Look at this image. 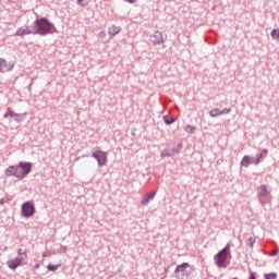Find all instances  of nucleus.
Returning <instances> with one entry per match:
<instances>
[{
    "mask_svg": "<svg viewBox=\"0 0 279 279\" xmlns=\"http://www.w3.org/2000/svg\"><path fill=\"white\" fill-rule=\"evenodd\" d=\"M34 163L31 161H20L19 165L9 166L4 170V175L7 178H17V180H25L31 173Z\"/></svg>",
    "mask_w": 279,
    "mask_h": 279,
    "instance_id": "1",
    "label": "nucleus"
},
{
    "mask_svg": "<svg viewBox=\"0 0 279 279\" xmlns=\"http://www.w3.org/2000/svg\"><path fill=\"white\" fill-rule=\"evenodd\" d=\"M34 36H49V34H58V28L56 25L49 21L47 17H36L33 23Z\"/></svg>",
    "mask_w": 279,
    "mask_h": 279,
    "instance_id": "2",
    "label": "nucleus"
},
{
    "mask_svg": "<svg viewBox=\"0 0 279 279\" xmlns=\"http://www.w3.org/2000/svg\"><path fill=\"white\" fill-rule=\"evenodd\" d=\"M230 247L231 244L227 243V245L221 251H219L214 257L215 264L220 269H226V267H228V259L231 258L232 256L230 253Z\"/></svg>",
    "mask_w": 279,
    "mask_h": 279,
    "instance_id": "3",
    "label": "nucleus"
},
{
    "mask_svg": "<svg viewBox=\"0 0 279 279\" xmlns=\"http://www.w3.org/2000/svg\"><path fill=\"white\" fill-rule=\"evenodd\" d=\"M258 202L262 206L267 204V199H269V195H271V186L267 184H263L256 189Z\"/></svg>",
    "mask_w": 279,
    "mask_h": 279,
    "instance_id": "4",
    "label": "nucleus"
},
{
    "mask_svg": "<svg viewBox=\"0 0 279 279\" xmlns=\"http://www.w3.org/2000/svg\"><path fill=\"white\" fill-rule=\"evenodd\" d=\"M34 215H36V206H34L32 202H25L22 205V217L29 219V217H34Z\"/></svg>",
    "mask_w": 279,
    "mask_h": 279,
    "instance_id": "5",
    "label": "nucleus"
},
{
    "mask_svg": "<svg viewBox=\"0 0 279 279\" xmlns=\"http://www.w3.org/2000/svg\"><path fill=\"white\" fill-rule=\"evenodd\" d=\"M92 158L97 160L99 167H106L108 162V153L104 150H96L92 154Z\"/></svg>",
    "mask_w": 279,
    "mask_h": 279,
    "instance_id": "6",
    "label": "nucleus"
},
{
    "mask_svg": "<svg viewBox=\"0 0 279 279\" xmlns=\"http://www.w3.org/2000/svg\"><path fill=\"white\" fill-rule=\"evenodd\" d=\"M191 271H193V266L189 263H182L181 265H178L174 269V274H183V276H191Z\"/></svg>",
    "mask_w": 279,
    "mask_h": 279,
    "instance_id": "7",
    "label": "nucleus"
},
{
    "mask_svg": "<svg viewBox=\"0 0 279 279\" xmlns=\"http://www.w3.org/2000/svg\"><path fill=\"white\" fill-rule=\"evenodd\" d=\"M149 40L153 43V45H162V43H165L162 33L159 31H156L153 35H150Z\"/></svg>",
    "mask_w": 279,
    "mask_h": 279,
    "instance_id": "8",
    "label": "nucleus"
},
{
    "mask_svg": "<svg viewBox=\"0 0 279 279\" xmlns=\"http://www.w3.org/2000/svg\"><path fill=\"white\" fill-rule=\"evenodd\" d=\"M9 269H16L23 265V257H16L7 262Z\"/></svg>",
    "mask_w": 279,
    "mask_h": 279,
    "instance_id": "9",
    "label": "nucleus"
},
{
    "mask_svg": "<svg viewBox=\"0 0 279 279\" xmlns=\"http://www.w3.org/2000/svg\"><path fill=\"white\" fill-rule=\"evenodd\" d=\"M33 34V36H34V28L33 29H31L29 28V26H25V27H20L16 32H15V34H14V36H29V35H32Z\"/></svg>",
    "mask_w": 279,
    "mask_h": 279,
    "instance_id": "10",
    "label": "nucleus"
},
{
    "mask_svg": "<svg viewBox=\"0 0 279 279\" xmlns=\"http://www.w3.org/2000/svg\"><path fill=\"white\" fill-rule=\"evenodd\" d=\"M156 197V191L150 192L149 194H146L142 201V206H147L151 199Z\"/></svg>",
    "mask_w": 279,
    "mask_h": 279,
    "instance_id": "11",
    "label": "nucleus"
},
{
    "mask_svg": "<svg viewBox=\"0 0 279 279\" xmlns=\"http://www.w3.org/2000/svg\"><path fill=\"white\" fill-rule=\"evenodd\" d=\"M108 32L109 36H117L118 34H121V27L112 25L111 27H109Z\"/></svg>",
    "mask_w": 279,
    "mask_h": 279,
    "instance_id": "12",
    "label": "nucleus"
},
{
    "mask_svg": "<svg viewBox=\"0 0 279 279\" xmlns=\"http://www.w3.org/2000/svg\"><path fill=\"white\" fill-rule=\"evenodd\" d=\"M8 112L10 114V117H12V119H14V121H16L17 123H21V113H16L12 110V108H8Z\"/></svg>",
    "mask_w": 279,
    "mask_h": 279,
    "instance_id": "13",
    "label": "nucleus"
},
{
    "mask_svg": "<svg viewBox=\"0 0 279 279\" xmlns=\"http://www.w3.org/2000/svg\"><path fill=\"white\" fill-rule=\"evenodd\" d=\"M12 69H14V63L12 62H8L5 59H4V63L2 65V71L3 73L8 72V71H12Z\"/></svg>",
    "mask_w": 279,
    "mask_h": 279,
    "instance_id": "14",
    "label": "nucleus"
},
{
    "mask_svg": "<svg viewBox=\"0 0 279 279\" xmlns=\"http://www.w3.org/2000/svg\"><path fill=\"white\" fill-rule=\"evenodd\" d=\"M252 165V157L251 156H244L241 160V166L242 167H250Z\"/></svg>",
    "mask_w": 279,
    "mask_h": 279,
    "instance_id": "15",
    "label": "nucleus"
},
{
    "mask_svg": "<svg viewBox=\"0 0 279 279\" xmlns=\"http://www.w3.org/2000/svg\"><path fill=\"white\" fill-rule=\"evenodd\" d=\"M163 121L166 125H173V123H175V118L171 116H163Z\"/></svg>",
    "mask_w": 279,
    "mask_h": 279,
    "instance_id": "16",
    "label": "nucleus"
},
{
    "mask_svg": "<svg viewBox=\"0 0 279 279\" xmlns=\"http://www.w3.org/2000/svg\"><path fill=\"white\" fill-rule=\"evenodd\" d=\"M209 117H211L213 119H215L217 117H221V110H219V108L211 109L209 111Z\"/></svg>",
    "mask_w": 279,
    "mask_h": 279,
    "instance_id": "17",
    "label": "nucleus"
},
{
    "mask_svg": "<svg viewBox=\"0 0 279 279\" xmlns=\"http://www.w3.org/2000/svg\"><path fill=\"white\" fill-rule=\"evenodd\" d=\"M60 267H62V265H60V264H57V265L49 264L47 266V269H48V271H58V269H60Z\"/></svg>",
    "mask_w": 279,
    "mask_h": 279,
    "instance_id": "18",
    "label": "nucleus"
},
{
    "mask_svg": "<svg viewBox=\"0 0 279 279\" xmlns=\"http://www.w3.org/2000/svg\"><path fill=\"white\" fill-rule=\"evenodd\" d=\"M270 36L274 40H279V29L275 28L270 32Z\"/></svg>",
    "mask_w": 279,
    "mask_h": 279,
    "instance_id": "19",
    "label": "nucleus"
},
{
    "mask_svg": "<svg viewBox=\"0 0 279 279\" xmlns=\"http://www.w3.org/2000/svg\"><path fill=\"white\" fill-rule=\"evenodd\" d=\"M195 130H196V128L191 124H187L185 126V132H187L189 134H195Z\"/></svg>",
    "mask_w": 279,
    "mask_h": 279,
    "instance_id": "20",
    "label": "nucleus"
},
{
    "mask_svg": "<svg viewBox=\"0 0 279 279\" xmlns=\"http://www.w3.org/2000/svg\"><path fill=\"white\" fill-rule=\"evenodd\" d=\"M265 156H267V149H265L262 153L257 154L255 158L260 162V160H263V158H265Z\"/></svg>",
    "mask_w": 279,
    "mask_h": 279,
    "instance_id": "21",
    "label": "nucleus"
},
{
    "mask_svg": "<svg viewBox=\"0 0 279 279\" xmlns=\"http://www.w3.org/2000/svg\"><path fill=\"white\" fill-rule=\"evenodd\" d=\"M264 278L265 279H277L278 278V274H276V272L264 274Z\"/></svg>",
    "mask_w": 279,
    "mask_h": 279,
    "instance_id": "22",
    "label": "nucleus"
},
{
    "mask_svg": "<svg viewBox=\"0 0 279 279\" xmlns=\"http://www.w3.org/2000/svg\"><path fill=\"white\" fill-rule=\"evenodd\" d=\"M254 243H256V240H255L254 238H248V239L246 240V245H247L248 247H254Z\"/></svg>",
    "mask_w": 279,
    "mask_h": 279,
    "instance_id": "23",
    "label": "nucleus"
},
{
    "mask_svg": "<svg viewBox=\"0 0 279 279\" xmlns=\"http://www.w3.org/2000/svg\"><path fill=\"white\" fill-rule=\"evenodd\" d=\"M17 255L20 256V258H27V252H23V248L17 250Z\"/></svg>",
    "mask_w": 279,
    "mask_h": 279,
    "instance_id": "24",
    "label": "nucleus"
},
{
    "mask_svg": "<svg viewBox=\"0 0 279 279\" xmlns=\"http://www.w3.org/2000/svg\"><path fill=\"white\" fill-rule=\"evenodd\" d=\"M161 156H166L167 158H171V156H173V153H171V150L166 149L163 150V154H161Z\"/></svg>",
    "mask_w": 279,
    "mask_h": 279,
    "instance_id": "25",
    "label": "nucleus"
},
{
    "mask_svg": "<svg viewBox=\"0 0 279 279\" xmlns=\"http://www.w3.org/2000/svg\"><path fill=\"white\" fill-rule=\"evenodd\" d=\"M230 112H231V109L225 108V109L220 110V116L221 114H230Z\"/></svg>",
    "mask_w": 279,
    "mask_h": 279,
    "instance_id": "26",
    "label": "nucleus"
},
{
    "mask_svg": "<svg viewBox=\"0 0 279 279\" xmlns=\"http://www.w3.org/2000/svg\"><path fill=\"white\" fill-rule=\"evenodd\" d=\"M251 165H260V161L256 158H251Z\"/></svg>",
    "mask_w": 279,
    "mask_h": 279,
    "instance_id": "27",
    "label": "nucleus"
},
{
    "mask_svg": "<svg viewBox=\"0 0 279 279\" xmlns=\"http://www.w3.org/2000/svg\"><path fill=\"white\" fill-rule=\"evenodd\" d=\"M3 64H5V59H0V73H3Z\"/></svg>",
    "mask_w": 279,
    "mask_h": 279,
    "instance_id": "28",
    "label": "nucleus"
},
{
    "mask_svg": "<svg viewBox=\"0 0 279 279\" xmlns=\"http://www.w3.org/2000/svg\"><path fill=\"white\" fill-rule=\"evenodd\" d=\"M170 151H171L172 156H174V154H180V150L178 147L170 149Z\"/></svg>",
    "mask_w": 279,
    "mask_h": 279,
    "instance_id": "29",
    "label": "nucleus"
},
{
    "mask_svg": "<svg viewBox=\"0 0 279 279\" xmlns=\"http://www.w3.org/2000/svg\"><path fill=\"white\" fill-rule=\"evenodd\" d=\"M258 276H256V272H251L248 279H256Z\"/></svg>",
    "mask_w": 279,
    "mask_h": 279,
    "instance_id": "30",
    "label": "nucleus"
},
{
    "mask_svg": "<svg viewBox=\"0 0 279 279\" xmlns=\"http://www.w3.org/2000/svg\"><path fill=\"white\" fill-rule=\"evenodd\" d=\"M184 147V145L182 144V142H180L179 144H178V146H177V149H179V151H180V149H182Z\"/></svg>",
    "mask_w": 279,
    "mask_h": 279,
    "instance_id": "31",
    "label": "nucleus"
},
{
    "mask_svg": "<svg viewBox=\"0 0 279 279\" xmlns=\"http://www.w3.org/2000/svg\"><path fill=\"white\" fill-rule=\"evenodd\" d=\"M278 250H275L271 254H270V256H278Z\"/></svg>",
    "mask_w": 279,
    "mask_h": 279,
    "instance_id": "32",
    "label": "nucleus"
},
{
    "mask_svg": "<svg viewBox=\"0 0 279 279\" xmlns=\"http://www.w3.org/2000/svg\"><path fill=\"white\" fill-rule=\"evenodd\" d=\"M126 3H136L137 0H124Z\"/></svg>",
    "mask_w": 279,
    "mask_h": 279,
    "instance_id": "33",
    "label": "nucleus"
},
{
    "mask_svg": "<svg viewBox=\"0 0 279 279\" xmlns=\"http://www.w3.org/2000/svg\"><path fill=\"white\" fill-rule=\"evenodd\" d=\"M10 117V111L7 109V113L3 116L4 119H8Z\"/></svg>",
    "mask_w": 279,
    "mask_h": 279,
    "instance_id": "34",
    "label": "nucleus"
},
{
    "mask_svg": "<svg viewBox=\"0 0 279 279\" xmlns=\"http://www.w3.org/2000/svg\"><path fill=\"white\" fill-rule=\"evenodd\" d=\"M78 5H82L84 3V0H77Z\"/></svg>",
    "mask_w": 279,
    "mask_h": 279,
    "instance_id": "35",
    "label": "nucleus"
},
{
    "mask_svg": "<svg viewBox=\"0 0 279 279\" xmlns=\"http://www.w3.org/2000/svg\"><path fill=\"white\" fill-rule=\"evenodd\" d=\"M3 204H5V202H3V198H2V199H0V206Z\"/></svg>",
    "mask_w": 279,
    "mask_h": 279,
    "instance_id": "36",
    "label": "nucleus"
},
{
    "mask_svg": "<svg viewBox=\"0 0 279 279\" xmlns=\"http://www.w3.org/2000/svg\"><path fill=\"white\" fill-rule=\"evenodd\" d=\"M232 279H236V278H232Z\"/></svg>",
    "mask_w": 279,
    "mask_h": 279,
    "instance_id": "37",
    "label": "nucleus"
}]
</instances>
